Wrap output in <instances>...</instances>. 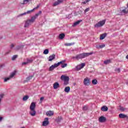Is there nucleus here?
<instances>
[{
  "label": "nucleus",
  "mask_w": 128,
  "mask_h": 128,
  "mask_svg": "<svg viewBox=\"0 0 128 128\" xmlns=\"http://www.w3.org/2000/svg\"><path fill=\"white\" fill-rule=\"evenodd\" d=\"M28 62H24L22 63V65L24 66V64H28Z\"/></svg>",
  "instance_id": "09e8293b"
},
{
  "label": "nucleus",
  "mask_w": 128,
  "mask_h": 128,
  "mask_svg": "<svg viewBox=\"0 0 128 128\" xmlns=\"http://www.w3.org/2000/svg\"><path fill=\"white\" fill-rule=\"evenodd\" d=\"M15 46H16V44H12L11 48H14Z\"/></svg>",
  "instance_id": "3c124183"
},
{
  "label": "nucleus",
  "mask_w": 128,
  "mask_h": 128,
  "mask_svg": "<svg viewBox=\"0 0 128 128\" xmlns=\"http://www.w3.org/2000/svg\"><path fill=\"white\" fill-rule=\"evenodd\" d=\"M128 14V8H126V9L122 10L121 12V14Z\"/></svg>",
  "instance_id": "f3484780"
},
{
  "label": "nucleus",
  "mask_w": 128,
  "mask_h": 128,
  "mask_svg": "<svg viewBox=\"0 0 128 128\" xmlns=\"http://www.w3.org/2000/svg\"><path fill=\"white\" fill-rule=\"evenodd\" d=\"M42 14V11H39L38 13L36 14V15L34 16H33L32 18L33 20H34L38 18V16L40 14Z\"/></svg>",
  "instance_id": "dca6fc26"
},
{
  "label": "nucleus",
  "mask_w": 128,
  "mask_h": 128,
  "mask_svg": "<svg viewBox=\"0 0 128 128\" xmlns=\"http://www.w3.org/2000/svg\"><path fill=\"white\" fill-rule=\"evenodd\" d=\"M32 10L28 11L26 12H24L23 14H22V16H24V14H32Z\"/></svg>",
  "instance_id": "f704fd0d"
},
{
  "label": "nucleus",
  "mask_w": 128,
  "mask_h": 128,
  "mask_svg": "<svg viewBox=\"0 0 128 128\" xmlns=\"http://www.w3.org/2000/svg\"><path fill=\"white\" fill-rule=\"evenodd\" d=\"M4 94H0V100H2V98H4Z\"/></svg>",
  "instance_id": "a18cd8bd"
},
{
  "label": "nucleus",
  "mask_w": 128,
  "mask_h": 128,
  "mask_svg": "<svg viewBox=\"0 0 128 128\" xmlns=\"http://www.w3.org/2000/svg\"><path fill=\"white\" fill-rule=\"evenodd\" d=\"M86 2H90V0H86Z\"/></svg>",
  "instance_id": "864d4df0"
},
{
  "label": "nucleus",
  "mask_w": 128,
  "mask_h": 128,
  "mask_svg": "<svg viewBox=\"0 0 128 128\" xmlns=\"http://www.w3.org/2000/svg\"><path fill=\"white\" fill-rule=\"evenodd\" d=\"M83 82H84V86H90V79L88 78H84Z\"/></svg>",
  "instance_id": "20e7f679"
},
{
  "label": "nucleus",
  "mask_w": 128,
  "mask_h": 128,
  "mask_svg": "<svg viewBox=\"0 0 128 128\" xmlns=\"http://www.w3.org/2000/svg\"><path fill=\"white\" fill-rule=\"evenodd\" d=\"M88 10H90V8H87L86 9V10H84V12H85V14L86 13V12H88Z\"/></svg>",
  "instance_id": "c03bdc74"
},
{
  "label": "nucleus",
  "mask_w": 128,
  "mask_h": 128,
  "mask_svg": "<svg viewBox=\"0 0 128 128\" xmlns=\"http://www.w3.org/2000/svg\"><path fill=\"white\" fill-rule=\"evenodd\" d=\"M36 102H32V116H36Z\"/></svg>",
  "instance_id": "6e6552de"
},
{
  "label": "nucleus",
  "mask_w": 128,
  "mask_h": 128,
  "mask_svg": "<svg viewBox=\"0 0 128 128\" xmlns=\"http://www.w3.org/2000/svg\"><path fill=\"white\" fill-rule=\"evenodd\" d=\"M62 117L61 116H58L56 120V122L58 124H60V122H62Z\"/></svg>",
  "instance_id": "f8f14e48"
},
{
  "label": "nucleus",
  "mask_w": 128,
  "mask_h": 128,
  "mask_svg": "<svg viewBox=\"0 0 128 128\" xmlns=\"http://www.w3.org/2000/svg\"><path fill=\"white\" fill-rule=\"evenodd\" d=\"M26 62H28V64H30V63L32 62V60L28 58Z\"/></svg>",
  "instance_id": "a19ab883"
},
{
  "label": "nucleus",
  "mask_w": 128,
  "mask_h": 128,
  "mask_svg": "<svg viewBox=\"0 0 128 128\" xmlns=\"http://www.w3.org/2000/svg\"><path fill=\"white\" fill-rule=\"evenodd\" d=\"M50 124V122H48V118H44V120L42 122V126H46L48 124Z\"/></svg>",
  "instance_id": "0eeeda50"
},
{
  "label": "nucleus",
  "mask_w": 128,
  "mask_h": 128,
  "mask_svg": "<svg viewBox=\"0 0 128 128\" xmlns=\"http://www.w3.org/2000/svg\"><path fill=\"white\" fill-rule=\"evenodd\" d=\"M0 102H2V99L0 98Z\"/></svg>",
  "instance_id": "6e6d98bb"
},
{
  "label": "nucleus",
  "mask_w": 128,
  "mask_h": 128,
  "mask_svg": "<svg viewBox=\"0 0 128 128\" xmlns=\"http://www.w3.org/2000/svg\"><path fill=\"white\" fill-rule=\"evenodd\" d=\"M126 58H127V60H128V54L126 56Z\"/></svg>",
  "instance_id": "5fc2aeb1"
},
{
  "label": "nucleus",
  "mask_w": 128,
  "mask_h": 128,
  "mask_svg": "<svg viewBox=\"0 0 128 128\" xmlns=\"http://www.w3.org/2000/svg\"><path fill=\"white\" fill-rule=\"evenodd\" d=\"M44 97H41V98H40V102H42V100H44Z\"/></svg>",
  "instance_id": "de8ad7c7"
},
{
  "label": "nucleus",
  "mask_w": 128,
  "mask_h": 128,
  "mask_svg": "<svg viewBox=\"0 0 128 128\" xmlns=\"http://www.w3.org/2000/svg\"><path fill=\"white\" fill-rule=\"evenodd\" d=\"M88 106H84L82 107V110H88Z\"/></svg>",
  "instance_id": "c756f323"
},
{
  "label": "nucleus",
  "mask_w": 128,
  "mask_h": 128,
  "mask_svg": "<svg viewBox=\"0 0 128 128\" xmlns=\"http://www.w3.org/2000/svg\"><path fill=\"white\" fill-rule=\"evenodd\" d=\"M4 64H0V68H4Z\"/></svg>",
  "instance_id": "8fccbe9b"
},
{
  "label": "nucleus",
  "mask_w": 128,
  "mask_h": 128,
  "mask_svg": "<svg viewBox=\"0 0 128 128\" xmlns=\"http://www.w3.org/2000/svg\"><path fill=\"white\" fill-rule=\"evenodd\" d=\"M65 62H66V60L60 61V62H58V63L56 64V66H58L60 64H64Z\"/></svg>",
  "instance_id": "393cba45"
},
{
  "label": "nucleus",
  "mask_w": 128,
  "mask_h": 128,
  "mask_svg": "<svg viewBox=\"0 0 128 128\" xmlns=\"http://www.w3.org/2000/svg\"><path fill=\"white\" fill-rule=\"evenodd\" d=\"M58 66H57L56 64H54V65H52L49 68V70L52 71L54 70L56 68H58Z\"/></svg>",
  "instance_id": "9b49d317"
},
{
  "label": "nucleus",
  "mask_w": 128,
  "mask_h": 128,
  "mask_svg": "<svg viewBox=\"0 0 128 128\" xmlns=\"http://www.w3.org/2000/svg\"><path fill=\"white\" fill-rule=\"evenodd\" d=\"M18 58V55H14L12 58V60H15Z\"/></svg>",
  "instance_id": "473e14b6"
},
{
  "label": "nucleus",
  "mask_w": 128,
  "mask_h": 128,
  "mask_svg": "<svg viewBox=\"0 0 128 128\" xmlns=\"http://www.w3.org/2000/svg\"><path fill=\"white\" fill-rule=\"evenodd\" d=\"M64 0H58L57 1L55 2L53 4V6H58V4H62Z\"/></svg>",
  "instance_id": "39448f33"
},
{
  "label": "nucleus",
  "mask_w": 128,
  "mask_h": 128,
  "mask_svg": "<svg viewBox=\"0 0 128 128\" xmlns=\"http://www.w3.org/2000/svg\"><path fill=\"white\" fill-rule=\"evenodd\" d=\"M60 80L64 81V86H68V82H70V78L64 75H62L60 77Z\"/></svg>",
  "instance_id": "f03ea898"
},
{
  "label": "nucleus",
  "mask_w": 128,
  "mask_h": 128,
  "mask_svg": "<svg viewBox=\"0 0 128 128\" xmlns=\"http://www.w3.org/2000/svg\"><path fill=\"white\" fill-rule=\"evenodd\" d=\"M76 68L77 70H80L82 68H81V66L80 65H78L76 66Z\"/></svg>",
  "instance_id": "c9c22d12"
},
{
  "label": "nucleus",
  "mask_w": 128,
  "mask_h": 128,
  "mask_svg": "<svg viewBox=\"0 0 128 128\" xmlns=\"http://www.w3.org/2000/svg\"><path fill=\"white\" fill-rule=\"evenodd\" d=\"M74 44V43H66L64 44V46H72Z\"/></svg>",
  "instance_id": "c85d7f7f"
},
{
  "label": "nucleus",
  "mask_w": 128,
  "mask_h": 128,
  "mask_svg": "<svg viewBox=\"0 0 128 128\" xmlns=\"http://www.w3.org/2000/svg\"><path fill=\"white\" fill-rule=\"evenodd\" d=\"M67 66H68V64H64L61 66V68H64L66 67Z\"/></svg>",
  "instance_id": "58836bf2"
},
{
  "label": "nucleus",
  "mask_w": 128,
  "mask_h": 128,
  "mask_svg": "<svg viewBox=\"0 0 128 128\" xmlns=\"http://www.w3.org/2000/svg\"><path fill=\"white\" fill-rule=\"evenodd\" d=\"M88 4L86 1L82 2L81 4Z\"/></svg>",
  "instance_id": "49530a36"
},
{
  "label": "nucleus",
  "mask_w": 128,
  "mask_h": 128,
  "mask_svg": "<svg viewBox=\"0 0 128 128\" xmlns=\"http://www.w3.org/2000/svg\"><path fill=\"white\" fill-rule=\"evenodd\" d=\"M56 58V55L54 54H53L49 56L48 58V62H52V60H54Z\"/></svg>",
  "instance_id": "4468645a"
},
{
  "label": "nucleus",
  "mask_w": 128,
  "mask_h": 128,
  "mask_svg": "<svg viewBox=\"0 0 128 128\" xmlns=\"http://www.w3.org/2000/svg\"><path fill=\"white\" fill-rule=\"evenodd\" d=\"M32 76H30L28 77L24 80V82H28V80H32Z\"/></svg>",
  "instance_id": "a878e982"
},
{
  "label": "nucleus",
  "mask_w": 128,
  "mask_h": 128,
  "mask_svg": "<svg viewBox=\"0 0 128 128\" xmlns=\"http://www.w3.org/2000/svg\"><path fill=\"white\" fill-rule=\"evenodd\" d=\"M106 46V44H102L101 45H96V48H104Z\"/></svg>",
  "instance_id": "a211bd4d"
},
{
  "label": "nucleus",
  "mask_w": 128,
  "mask_h": 128,
  "mask_svg": "<svg viewBox=\"0 0 128 128\" xmlns=\"http://www.w3.org/2000/svg\"><path fill=\"white\" fill-rule=\"evenodd\" d=\"M30 110L31 112H30V114L31 116H32V102L31 103V104L30 106Z\"/></svg>",
  "instance_id": "cd10ccee"
},
{
  "label": "nucleus",
  "mask_w": 128,
  "mask_h": 128,
  "mask_svg": "<svg viewBox=\"0 0 128 128\" xmlns=\"http://www.w3.org/2000/svg\"><path fill=\"white\" fill-rule=\"evenodd\" d=\"M92 84H98V80H96V79L93 80H92Z\"/></svg>",
  "instance_id": "7c9ffc66"
},
{
  "label": "nucleus",
  "mask_w": 128,
  "mask_h": 128,
  "mask_svg": "<svg viewBox=\"0 0 128 128\" xmlns=\"http://www.w3.org/2000/svg\"><path fill=\"white\" fill-rule=\"evenodd\" d=\"M119 118H128V116L124 114H119Z\"/></svg>",
  "instance_id": "aec40b11"
},
{
  "label": "nucleus",
  "mask_w": 128,
  "mask_h": 128,
  "mask_svg": "<svg viewBox=\"0 0 128 128\" xmlns=\"http://www.w3.org/2000/svg\"><path fill=\"white\" fill-rule=\"evenodd\" d=\"M101 110H102V112H108V108L106 106H103L101 108Z\"/></svg>",
  "instance_id": "412c9836"
},
{
  "label": "nucleus",
  "mask_w": 128,
  "mask_h": 128,
  "mask_svg": "<svg viewBox=\"0 0 128 128\" xmlns=\"http://www.w3.org/2000/svg\"><path fill=\"white\" fill-rule=\"evenodd\" d=\"M3 118L2 116H0V122H2V120Z\"/></svg>",
  "instance_id": "603ef678"
},
{
  "label": "nucleus",
  "mask_w": 128,
  "mask_h": 128,
  "mask_svg": "<svg viewBox=\"0 0 128 128\" xmlns=\"http://www.w3.org/2000/svg\"><path fill=\"white\" fill-rule=\"evenodd\" d=\"M65 36L66 35L64 34H60L58 38H60V40H62V38H64Z\"/></svg>",
  "instance_id": "b1692460"
},
{
  "label": "nucleus",
  "mask_w": 128,
  "mask_h": 128,
  "mask_svg": "<svg viewBox=\"0 0 128 128\" xmlns=\"http://www.w3.org/2000/svg\"><path fill=\"white\" fill-rule=\"evenodd\" d=\"M94 54V52H84L79 54H77L76 56L73 57V58H76V60H78L84 58H87V56H92V54Z\"/></svg>",
  "instance_id": "f257e3e1"
},
{
  "label": "nucleus",
  "mask_w": 128,
  "mask_h": 128,
  "mask_svg": "<svg viewBox=\"0 0 128 128\" xmlns=\"http://www.w3.org/2000/svg\"><path fill=\"white\" fill-rule=\"evenodd\" d=\"M14 76H16V72H12L10 74V77L7 78H5L4 80V82H8V80H10V78H14Z\"/></svg>",
  "instance_id": "423d86ee"
},
{
  "label": "nucleus",
  "mask_w": 128,
  "mask_h": 128,
  "mask_svg": "<svg viewBox=\"0 0 128 128\" xmlns=\"http://www.w3.org/2000/svg\"><path fill=\"white\" fill-rule=\"evenodd\" d=\"M53 87L54 90H57V88H60V84L58 82H56L53 84Z\"/></svg>",
  "instance_id": "9d476101"
},
{
  "label": "nucleus",
  "mask_w": 128,
  "mask_h": 128,
  "mask_svg": "<svg viewBox=\"0 0 128 128\" xmlns=\"http://www.w3.org/2000/svg\"><path fill=\"white\" fill-rule=\"evenodd\" d=\"M126 110V108L122 107V106H120V110L121 112H124V110Z\"/></svg>",
  "instance_id": "72a5a7b5"
},
{
  "label": "nucleus",
  "mask_w": 128,
  "mask_h": 128,
  "mask_svg": "<svg viewBox=\"0 0 128 128\" xmlns=\"http://www.w3.org/2000/svg\"><path fill=\"white\" fill-rule=\"evenodd\" d=\"M43 54H48V50L46 49L44 50V52H43Z\"/></svg>",
  "instance_id": "e433bc0d"
},
{
  "label": "nucleus",
  "mask_w": 128,
  "mask_h": 128,
  "mask_svg": "<svg viewBox=\"0 0 128 128\" xmlns=\"http://www.w3.org/2000/svg\"><path fill=\"white\" fill-rule=\"evenodd\" d=\"M32 2V0H24L23 4H28V2Z\"/></svg>",
  "instance_id": "ea45409f"
},
{
  "label": "nucleus",
  "mask_w": 128,
  "mask_h": 128,
  "mask_svg": "<svg viewBox=\"0 0 128 128\" xmlns=\"http://www.w3.org/2000/svg\"><path fill=\"white\" fill-rule=\"evenodd\" d=\"M110 60L104 61V64H110Z\"/></svg>",
  "instance_id": "2f4dec72"
},
{
  "label": "nucleus",
  "mask_w": 128,
  "mask_h": 128,
  "mask_svg": "<svg viewBox=\"0 0 128 128\" xmlns=\"http://www.w3.org/2000/svg\"><path fill=\"white\" fill-rule=\"evenodd\" d=\"M40 8V6L38 5L36 7L33 8L32 10H38Z\"/></svg>",
  "instance_id": "37998d69"
},
{
  "label": "nucleus",
  "mask_w": 128,
  "mask_h": 128,
  "mask_svg": "<svg viewBox=\"0 0 128 128\" xmlns=\"http://www.w3.org/2000/svg\"><path fill=\"white\" fill-rule=\"evenodd\" d=\"M70 86L66 87L64 90V92H67V93L70 92Z\"/></svg>",
  "instance_id": "6ab92c4d"
},
{
  "label": "nucleus",
  "mask_w": 128,
  "mask_h": 128,
  "mask_svg": "<svg viewBox=\"0 0 128 128\" xmlns=\"http://www.w3.org/2000/svg\"><path fill=\"white\" fill-rule=\"evenodd\" d=\"M28 98H29V96L28 95L24 96L22 98L24 102H26V100H28Z\"/></svg>",
  "instance_id": "bb28decb"
},
{
  "label": "nucleus",
  "mask_w": 128,
  "mask_h": 128,
  "mask_svg": "<svg viewBox=\"0 0 128 128\" xmlns=\"http://www.w3.org/2000/svg\"><path fill=\"white\" fill-rule=\"evenodd\" d=\"M48 116H54V111H48L46 112Z\"/></svg>",
  "instance_id": "ddd939ff"
},
{
  "label": "nucleus",
  "mask_w": 128,
  "mask_h": 128,
  "mask_svg": "<svg viewBox=\"0 0 128 128\" xmlns=\"http://www.w3.org/2000/svg\"><path fill=\"white\" fill-rule=\"evenodd\" d=\"M106 33L102 34L100 36V40H104L106 38Z\"/></svg>",
  "instance_id": "5701e85b"
},
{
  "label": "nucleus",
  "mask_w": 128,
  "mask_h": 128,
  "mask_svg": "<svg viewBox=\"0 0 128 128\" xmlns=\"http://www.w3.org/2000/svg\"><path fill=\"white\" fill-rule=\"evenodd\" d=\"M82 68H84V66H86V64L84 63H82L80 64Z\"/></svg>",
  "instance_id": "4c0bfd02"
},
{
  "label": "nucleus",
  "mask_w": 128,
  "mask_h": 128,
  "mask_svg": "<svg viewBox=\"0 0 128 128\" xmlns=\"http://www.w3.org/2000/svg\"><path fill=\"white\" fill-rule=\"evenodd\" d=\"M116 72H120V68H117L115 70Z\"/></svg>",
  "instance_id": "79ce46f5"
},
{
  "label": "nucleus",
  "mask_w": 128,
  "mask_h": 128,
  "mask_svg": "<svg viewBox=\"0 0 128 128\" xmlns=\"http://www.w3.org/2000/svg\"><path fill=\"white\" fill-rule=\"evenodd\" d=\"M104 24H106V20H101L98 22L97 24L94 25V28H102V26H104Z\"/></svg>",
  "instance_id": "7ed1b4c3"
},
{
  "label": "nucleus",
  "mask_w": 128,
  "mask_h": 128,
  "mask_svg": "<svg viewBox=\"0 0 128 128\" xmlns=\"http://www.w3.org/2000/svg\"><path fill=\"white\" fill-rule=\"evenodd\" d=\"M32 22V20H28L24 25V27L26 28L30 26Z\"/></svg>",
  "instance_id": "2eb2a0df"
},
{
  "label": "nucleus",
  "mask_w": 128,
  "mask_h": 128,
  "mask_svg": "<svg viewBox=\"0 0 128 128\" xmlns=\"http://www.w3.org/2000/svg\"><path fill=\"white\" fill-rule=\"evenodd\" d=\"M81 22H82V20H80L74 22L72 25V26H78V24H80Z\"/></svg>",
  "instance_id": "4be33fe9"
},
{
  "label": "nucleus",
  "mask_w": 128,
  "mask_h": 128,
  "mask_svg": "<svg viewBox=\"0 0 128 128\" xmlns=\"http://www.w3.org/2000/svg\"><path fill=\"white\" fill-rule=\"evenodd\" d=\"M98 120L100 122H104L106 120V118L104 116H101L99 118Z\"/></svg>",
  "instance_id": "1a4fd4ad"
}]
</instances>
